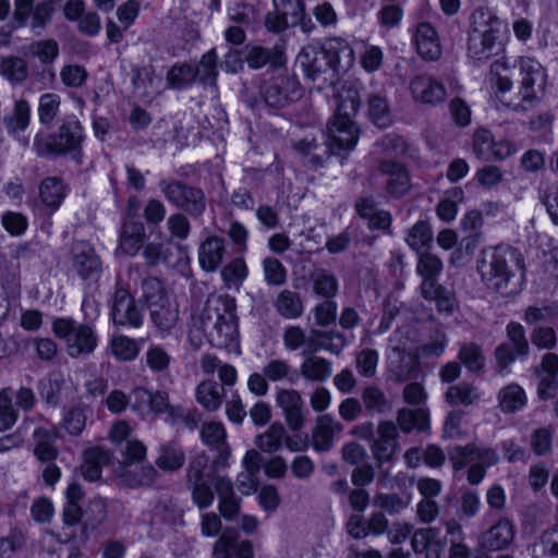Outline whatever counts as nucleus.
<instances>
[{"label":"nucleus","instance_id":"obj_40","mask_svg":"<svg viewBox=\"0 0 558 558\" xmlns=\"http://www.w3.org/2000/svg\"><path fill=\"white\" fill-rule=\"evenodd\" d=\"M442 269L444 264L437 255L428 251L418 254L416 271L423 278L422 287L427 283L437 284L436 278Z\"/></svg>","mask_w":558,"mask_h":558},{"label":"nucleus","instance_id":"obj_18","mask_svg":"<svg viewBox=\"0 0 558 558\" xmlns=\"http://www.w3.org/2000/svg\"><path fill=\"white\" fill-rule=\"evenodd\" d=\"M414 100L427 105H438L446 99L445 86L430 75H417L410 83Z\"/></svg>","mask_w":558,"mask_h":558},{"label":"nucleus","instance_id":"obj_8","mask_svg":"<svg viewBox=\"0 0 558 558\" xmlns=\"http://www.w3.org/2000/svg\"><path fill=\"white\" fill-rule=\"evenodd\" d=\"M160 191L174 207L185 211L193 218L201 217L206 210L207 199L202 189L189 185L179 180L161 181Z\"/></svg>","mask_w":558,"mask_h":558},{"label":"nucleus","instance_id":"obj_6","mask_svg":"<svg viewBox=\"0 0 558 558\" xmlns=\"http://www.w3.org/2000/svg\"><path fill=\"white\" fill-rule=\"evenodd\" d=\"M52 332L64 342L71 357L93 353L98 343V336L90 324L78 323L70 317H58L52 322Z\"/></svg>","mask_w":558,"mask_h":558},{"label":"nucleus","instance_id":"obj_16","mask_svg":"<svg viewBox=\"0 0 558 558\" xmlns=\"http://www.w3.org/2000/svg\"><path fill=\"white\" fill-rule=\"evenodd\" d=\"M378 437L371 446L374 459L378 464L392 461L398 450V429L392 421H381L377 427Z\"/></svg>","mask_w":558,"mask_h":558},{"label":"nucleus","instance_id":"obj_39","mask_svg":"<svg viewBox=\"0 0 558 558\" xmlns=\"http://www.w3.org/2000/svg\"><path fill=\"white\" fill-rule=\"evenodd\" d=\"M31 121V106L26 99L15 101L11 113L3 117V124L9 134L25 131Z\"/></svg>","mask_w":558,"mask_h":558},{"label":"nucleus","instance_id":"obj_17","mask_svg":"<svg viewBox=\"0 0 558 558\" xmlns=\"http://www.w3.org/2000/svg\"><path fill=\"white\" fill-rule=\"evenodd\" d=\"M296 64L304 76L313 82L330 69L324 46L318 45L305 46L296 57Z\"/></svg>","mask_w":558,"mask_h":558},{"label":"nucleus","instance_id":"obj_19","mask_svg":"<svg viewBox=\"0 0 558 558\" xmlns=\"http://www.w3.org/2000/svg\"><path fill=\"white\" fill-rule=\"evenodd\" d=\"M254 558L250 541H240L236 532L226 531L215 542L211 558Z\"/></svg>","mask_w":558,"mask_h":558},{"label":"nucleus","instance_id":"obj_62","mask_svg":"<svg viewBox=\"0 0 558 558\" xmlns=\"http://www.w3.org/2000/svg\"><path fill=\"white\" fill-rule=\"evenodd\" d=\"M378 353L374 349H363L355 357V366L362 377H373L376 374Z\"/></svg>","mask_w":558,"mask_h":558},{"label":"nucleus","instance_id":"obj_59","mask_svg":"<svg viewBox=\"0 0 558 558\" xmlns=\"http://www.w3.org/2000/svg\"><path fill=\"white\" fill-rule=\"evenodd\" d=\"M209 458L205 453H197L191 460L186 469V483L209 481L207 472Z\"/></svg>","mask_w":558,"mask_h":558},{"label":"nucleus","instance_id":"obj_46","mask_svg":"<svg viewBox=\"0 0 558 558\" xmlns=\"http://www.w3.org/2000/svg\"><path fill=\"white\" fill-rule=\"evenodd\" d=\"M0 74L13 84H21L28 76V66L20 57H4L0 59Z\"/></svg>","mask_w":558,"mask_h":558},{"label":"nucleus","instance_id":"obj_53","mask_svg":"<svg viewBox=\"0 0 558 558\" xmlns=\"http://www.w3.org/2000/svg\"><path fill=\"white\" fill-rule=\"evenodd\" d=\"M216 61L217 54L214 49L205 53L199 63L196 66H193L195 82L203 85L215 86L217 76Z\"/></svg>","mask_w":558,"mask_h":558},{"label":"nucleus","instance_id":"obj_43","mask_svg":"<svg viewBox=\"0 0 558 558\" xmlns=\"http://www.w3.org/2000/svg\"><path fill=\"white\" fill-rule=\"evenodd\" d=\"M286 437V427L282 423H272L263 434L255 438V445L267 453L278 451L283 444Z\"/></svg>","mask_w":558,"mask_h":558},{"label":"nucleus","instance_id":"obj_26","mask_svg":"<svg viewBox=\"0 0 558 558\" xmlns=\"http://www.w3.org/2000/svg\"><path fill=\"white\" fill-rule=\"evenodd\" d=\"M417 53L425 60H437L441 54V47L435 28L429 23L417 25L414 36Z\"/></svg>","mask_w":558,"mask_h":558},{"label":"nucleus","instance_id":"obj_31","mask_svg":"<svg viewBox=\"0 0 558 558\" xmlns=\"http://www.w3.org/2000/svg\"><path fill=\"white\" fill-rule=\"evenodd\" d=\"M514 530L510 521L501 519L484 533L482 545L489 550H500L512 542Z\"/></svg>","mask_w":558,"mask_h":558},{"label":"nucleus","instance_id":"obj_25","mask_svg":"<svg viewBox=\"0 0 558 558\" xmlns=\"http://www.w3.org/2000/svg\"><path fill=\"white\" fill-rule=\"evenodd\" d=\"M111 452L100 446L88 448L84 451L81 472L85 480L95 482L100 480L102 468L111 462Z\"/></svg>","mask_w":558,"mask_h":558},{"label":"nucleus","instance_id":"obj_36","mask_svg":"<svg viewBox=\"0 0 558 558\" xmlns=\"http://www.w3.org/2000/svg\"><path fill=\"white\" fill-rule=\"evenodd\" d=\"M185 462V452L177 440H170L159 448L156 464L163 471H178Z\"/></svg>","mask_w":558,"mask_h":558},{"label":"nucleus","instance_id":"obj_32","mask_svg":"<svg viewBox=\"0 0 558 558\" xmlns=\"http://www.w3.org/2000/svg\"><path fill=\"white\" fill-rule=\"evenodd\" d=\"M133 86L145 97H154L162 90V77L155 73L153 66H142L133 70Z\"/></svg>","mask_w":558,"mask_h":558},{"label":"nucleus","instance_id":"obj_1","mask_svg":"<svg viewBox=\"0 0 558 558\" xmlns=\"http://www.w3.org/2000/svg\"><path fill=\"white\" fill-rule=\"evenodd\" d=\"M236 305L229 295L209 296L193 326L204 335L211 347L226 349L238 340Z\"/></svg>","mask_w":558,"mask_h":558},{"label":"nucleus","instance_id":"obj_63","mask_svg":"<svg viewBox=\"0 0 558 558\" xmlns=\"http://www.w3.org/2000/svg\"><path fill=\"white\" fill-rule=\"evenodd\" d=\"M143 257L148 267H155L161 263H168L170 258V250L163 243L149 242L143 244Z\"/></svg>","mask_w":558,"mask_h":558},{"label":"nucleus","instance_id":"obj_44","mask_svg":"<svg viewBox=\"0 0 558 558\" xmlns=\"http://www.w3.org/2000/svg\"><path fill=\"white\" fill-rule=\"evenodd\" d=\"M500 410L505 413H512L521 410L526 403V396L522 387L510 384L498 393Z\"/></svg>","mask_w":558,"mask_h":558},{"label":"nucleus","instance_id":"obj_22","mask_svg":"<svg viewBox=\"0 0 558 558\" xmlns=\"http://www.w3.org/2000/svg\"><path fill=\"white\" fill-rule=\"evenodd\" d=\"M323 46L328 56L330 70L333 72H345L354 64V51L345 39L340 37L329 38Z\"/></svg>","mask_w":558,"mask_h":558},{"label":"nucleus","instance_id":"obj_42","mask_svg":"<svg viewBox=\"0 0 558 558\" xmlns=\"http://www.w3.org/2000/svg\"><path fill=\"white\" fill-rule=\"evenodd\" d=\"M144 339L135 340L123 335L113 336L110 340L112 355L121 362L134 361L141 350L140 343Z\"/></svg>","mask_w":558,"mask_h":558},{"label":"nucleus","instance_id":"obj_27","mask_svg":"<svg viewBox=\"0 0 558 558\" xmlns=\"http://www.w3.org/2000/svg\"><path fill=\"white\" fill-rule=\"evenodd\" d=\"M145 239V226L141 221L126 219L120 230L119 246L128 255L134 256L142 248Z\"/></svg>","mask_w":558,"mask_h":558},{"label":"nucleus","instance_id":"obj_13","mask_svg":"<svg viewBox=\"0 0 558 558\" xmlns=\"http://www.w3.org/2000/svg\"><path fill=\"white\" fill-rule=\"evenodd\" d=\"M72 267L83 280L97 281L102 272V265L94 247L85 241L75 242L71 248Z\"/></svg>","mask_w":558,"mask_h":558},{"label":"nucleus","instance_id":"obj_55","mask_svg":"<svg viewBox=\"0 0 558 558\" xmlns=\"http://www.w3.org/2000/svg\"><path fill=\"white\" fill-rule=\"evenodd\" d=\"M458 359L472 373H480L485 365L481 347L473 342L461 344Z\"/></svg>","mask_w":558,"mask_h":558},{"label":"nucleus","instance_id":"obj_47","mask_svg":"<svg viewBox=\"0 0 558 558\" xmlns=\"http://www.w3.org/2000/svg\"><path fill=\"white\" fill-rule=\"evenodd\" d=\"M201 436L205 445L214 447L220 452L221 458L229 454L226 444L227 433L221 423L210 422L204 424Z\"/></svg>","mask_w":558,"mask_h":558},{"label":"nucleus","instance_id":"obj_15","mask_svg":"<svg viewBox=\"0 0 558 558\" xmlns=\"http://www.w3.org/2000/svg\"><path fill=\"white\" fill-rule=\"evenodd\" d=\"M343 432V425L330 414L318 415L311 434V445L317 452H328L335 445V437Z\"/></svg>","mask_w":558,"mask_h":558},{"label":"nucleus","instance_id":"obj_24","mask_svg":"<svg viewBox=\"0 0 558 558\" xmlns=\"http://www.w3.org/2000/svg\"><path fill=\"white\" fill-rule=\"evenodd\" d=\"M367 113L372 122L386 128L391 123L389 102L383 87L372 85V89L366 94Z\"/></svg>","mask_w":558,"mask_h":558},{"label":"nucleus","instance_id":"obj_5","mask_svg":"<svg viewBox=\"0 0 558 558\" xmlns=\"http://www.w3.org/2000/svg\"><path fill=\"white\" fill-rule=\"evenodd\" d=\"M521 75L520 88L517 99H501V104L515 111L525 112L531 110L539 99L546 82V74L542 64L529 57L519 59Z\"/></svg>","mask_w":558,"mask_h":558},{"label":"nucleus","instance_id":"obj_51","mask_svg":"<svg viewBox=\"0 0 558 558\" xmlns=\"http://www.w3.org/2000/svg\"><path fill=\"white\" fill-rule=\"evenodd\" d=\"M167 84L173 89H187L195 83L193 65L187 63H175L167 73Z\"/></svg>","mask_w":558,"mask_h":558},{"label":"nucleus","instance_id":"obj_14","mask_svg":"<svg viewBox=\"0 0 558 558\" xmlns=\"http://www.w3.org/2000/svg\"><path fill=\"white\" fill-rule=\"evenodd\" d=\"M448 459L454 472H459L475 460H484L487 463H497L499 460L495 449L482 444L470 442L465 446H454L448 450Z\"/></svg>","mask_w":558,"mask_h":558},{"label":"nucleus","instance_id":"obj_9","mask_svg":"<svg viewBox=\"0 0 558 558\" xmlns=\"http://www.w3.org/2000/svg\"><path fill=\"white\" fill-rule=\"evenodd\" d=\"M260 94L268 107L282 109L300 99L302 89L294 77L278 75L263 83Z\"/></svg>","mask_w":558,"mask_h":558},{"label":"nucleus","instance_id":"obj_56","mask_svg":"<svg viewBox=\"0 0 558 558\" xmlns=\"http://www.w3.org/2000/svg\"><path fill=\"white\" fill-rule=\"evenodd\" d=\"M362 401L371 413L383 414L391 410V403L385 392L375 386H368L362 391Z\"/></svg>","mask_w":558,"mask_h":558},{"label":"nucleus","instance_id":"obj_2","mask_svg":"<svg viewBox=\"0 0 558 558\" xmlns=\"http://www.w3.org/2000/svg\"><path fill=\"white\" fill-rule=\"evenodd\" d=\"M505 38V26L497 16L483 10L476 11L468 37V56L474 61L484 62L504 51Z\"/></svg>","mask_w":558,"mask_h":558},{"label":"nucleus","instance_id":"obj_3","mask_svg":"<svg viewBox=\"0 0 558 558\" xmlns=\"http://www.w3.org/2000/svg\"><path fill=\"white\" fill-rule=\"evenodd\" d=\"M360 108L357 92L347 90L339 95V102L332 119L327 124L329 148L336 154L340 150H351L359 138V129L352 121V117Z\"/></svg>","mask_w":558,"mask_h":558},{"label":"nucleus","instance_id":"obj_12","mask_svg":"<svg viewBox=\"0 0 558 558\" xmlns=\"http://www.w3.org/2000/svg\"><path fill=\"white\" fill-rule=\"evenodd\" d=\"M378 173L384 179L385 191L389 196L400 198L410 191V174L403 163L384 158L378 163Z\"/></svg>","mask_w":558,"mask_h":558},{"label":"nucleus","instance_id":"obj_61","mask_svg":"<svg viewBox=\"0 0 558 558\" xmlns=\"http://www.w3.org/2000/svg\"><path fill=\"white\" fill-rule=\"evenodd\" d=\"M265 281L270 286H281L286 282L287 270L281 262L275 257H266L263 260Z\"/></svg>","mask_w":558,"mask_h":558},{"label":"nucleus","instance_id":"obj_30","mask_svg":"<svg viewBox=\"0 0 558 558\" xmlns=\"http://www.w3.org/2000/svg\"><path fill=\"white\" fill-rule=\"evenodd\" d=\"M34 454L41 462H51L58 457V449L53 445L57 434L53 428L45 425L37 426L33 432Z\"/></svg>","mask_w":558,"mask_h":558},{"label":"nucleus","instance_id":"obj_35","mask_svg":"<svg viewBox=\"0 0 558 558\" xmlns=\"http://www.w3.org/2000/svg\"><path fill=\"white\" fill-rule=\"evenodd\" d=\"M225 397V388L215 380H203L195 390L197 402L207 411L215 412L221 404Z\"/></svg>","mask_w":558,"mask_h":558},{"label":"nucleus","instance_id":"obj_60","mask_svg":"<svg viewBox=\"0 0 558 558\" xmlns=\"http://www.w3.org/2000/svg\"><path fill=\"white\" fill-rule=\"evenodd\" d=\"M507 337L509 344L514 349L518 357L527 356L530 347L525 338V331L521 324L511 322L507 326Z\"/></svg>","mask_w":558,"mask_h":558},{"label":"nucleus","instance_id":"obj_34","mask_svg":"<svg viewBox=\"0 0 558 558\" xmlns=\"http://www.w3.org/2000/svg\"><path fill=\"white\" fill-rule=\"evenodd\" d=\"M396 425L404 434H410L413 430L426 432L429 428L428 411L421 408L415 410L400 409L397 413Z\"/></svg>","mask_w":558,"mask_h":558},{"label":"nucleus","instance_id":"obj_49","mask_svg":"<svg viewBox=\"0 0 558 558\" xmlns=\"http://www.w3.org/2000/svg\"><path fill=\"white\" fill-rule=\"evenodd\" d=\"M477 389L466 383L450 386L445 393L446 401L451 405L469 407L478 400Z\"/></svg>","mask_w":558,"mask_h":558},{"label":"nucleus","instance_id":"obj_48","mask_svg":"<svg viewBox=\"0 0 558 558\" xmlns=\"http://www.w3.org/2000/svg\"><path fill=\"white\" fill-rule=\"evenodd\" d=\"M422 292L425 299L435 301L437 310L440 313L451 314L456 306V299L453 293L442 288L439 284L427 283L422 287Z\"/></svg>","mask_w":558,"mask_h":558},{"label":"nucleus","instance_id":"obj_7","mask_svg":"<svg viewBox=\"0 0 558 558\" xmlns=\"http://www.w3.org/2000/svg\"><path fill=\"white\" fill-rule=\"evenodd\" d=\"M83 128L74 117L66 118L60 125L58 133L43 141L38 135L34 140L33 148L38 156L71 155L78 160L82 155Z\"/></svg>","mask_w":558,"mask_h":558},{"label":"nucleus","instance_id":"obj_45","mask_svg":"<svg viewBox=\"0 0 558 558\" xmlns=\"http://www.w3.org/2000/svg\"><path fill=\"white\" fill-rule=\"evenodd\" d=\"M145 364L154 374H167L172 363V356L161 344L153 343L144 355Z\"/></svg>","mask_w":558,"mask_h":558},{"label":"nucleus","instance_id":"obj_64","mask_svg":"<svg viewBox=\"0 0 558 558\" xmlns=\"http://www.w3.org/2000/svg\"><path fill=\"white\" fill-rule=\"evenodd\" d=\"M535 558H557L558 542L556 541L555 531L546 532L542 535L541 541L533 547Z\"/></svg>","mask_w":558,"mask_h":558},{"label":"nucleus","instance_id":"obj_28","mask_svg":"<svg viewBox=\"0 0 558 558\" xmlns=\"http://www.w3.org/2000/svg\"><path fill=\"white\" fill-rule=\"evenodd\" d=\"M150 319L160 331H170L179 319V307L174 300L167 298L148 306Z\"/></svg>","mask_w":558,"mask_h":558},{"label":"nucleus","instance_id":"obj_23","mask_svg":"<svg viewBox=\"0 0 558 558\" xmlns=\"http://www.w3.org/2000/svg\"><path fill=\"white\" fill-rule=\"evenodd\" d=\"M117 476L130 487L149 486L155 482L156 470L143 463H119L114 470Z\"/></svg>","mask_w":558,"mask_h":558},{"label":"nucleus","instance_id":"obj_54","mask_svg":"<svg viewBox=\"0 0 558 558\" xmlns=\"http://www.w3.org/2000/svg\"><path fill=\"white\" fill-rule=\"evenodd\" d=\"M19 418V412L13 405V390L10 387L0 390V432L13 427Z\"/></svg>","mask_w":558,"mask_h":558},{"label":"nucleus","instance_id":"obj_37","mask_svg":"<svg viewBox=\"0 0 558 558\" xmlns=\"http://www.w3.org/2000/svg\"><path fill=\"white\" fill-rule=\"evenodd\" d=\"M274 307L286 319H296L304 311L300 294L288 289L278 293L274 301Z\"/></svg>","mask_w":558,"mask_h":558},{"label":"nucleus","instance_id":"obj_4","mask_svg":"<svg viewBox=\"0 0 558 558\" xmlns=\"http://www.w3.org/2000/svg\"><path fill=\"white\" fill-rule=\"evenodd\" d=\"M519 262L518 253L509 246H496L483 253L477 269L487 288L501 294L508 293L514 272L512 264Z\"/></svg>","mask_w":558,"mask_h":558},{"label":"nucleus","instance_id":"obj_20","mask_svg":"<svg viewBox=\"0 0 558 558\" xmlns=\"http://www.w3.org/2000/svg\"><path fill=\"white\" fill-rule=\"evenodd\" d=\"M198 263L206 272L218 270L228 255L225 239L217 235L207 236L198 246Z\"/></svg>","mask_w":558,"mask_h":558},{"label":"nucleus","instance_id":"obj_52","mask_svg":"<svg viewBox=\"0 0 558 558\" xmlns=\"http://www.w3.org/2000/svg\"><path fill=\"white\" fill-rule=\"evenodd\" d=\"M313 290L317 295L331 299L338 291V280L332 272L327 269H316L312 276Z\"/></svg>","mask_w":558,"mask_h":558},{"label":"nucleus","instance_id":"obj_41","mask_svg":"<svg viewBox=\"0 0 558 558\" xmlns=\"http://www.w3.org/2000/svg\"><path fill=\"white\" fill-rule=\"evenodd\" d=\"M301 375L312 381H325L331 375V363L320 356H307L300 366Z\"/></svg>","mask_w":558,"mask_h":558},{"label":"nucleus","instance_id":"obj_58","mask_svg":"<svg viewBox=\"0 0 558 558\" xmlns=\"http://www.w3.org/2000/svg\"><path fill=\"white\" fill-rule=\"evenodd\" d=\"M61 98L53 93L43 94L38 104V118L41 124L50 125L59 112Z\"/></svg>","mask_w":558,"mask_h":558},{"label":"nucleus","instance_id":"obj_11","mask_svg":"<svg viewBox=\"0 0 558 558\" xmlns=\"http://www.w3.org/2000/svg\"><path fill=\"white\" fill-rule=\"evenodd\" d=\"M110 315L114 326L140 328L143 325V314L134 298L121 286H117Z\"/></svg>","mask_w":558,"mask_h":558},{"label":"nucleus","instance_id":"obj_50","mask_svg":"<svg viewBox=\"0 0 558 558\" xmlns=\"http://www.w3.org/2000/svg\"><path fill=\"white\" fill-rule=\"evenodd\" d=\"M405 241L408 245L417 254L422 250H428L433 243V233L430 227L425 221H417L408 232Z\"/></svg>","mask_w":558,"mask_h":558},{"label":"nucleus","instance_id":"obj_10","mask_svg":"<svg viewBox=\"0 0 558 558\" xmlns=\"http://www.w3.org/2000/svg\"><path fill=\"white\" fill-rule=\"evenodd\" d=\"M275 401L288 427L294 433L302 430L307 421L308 410L301 393L295 389L280 388L276 392Z\"/></svg>","mask_w":558,"mask_h":558},{"label":"nucleus","instance_id":"obj_57","mask_svg":"<svg viewBox=\"0 0 558 558\" xmlns=\"http://www.w3.org/2000/svg\"><path fill=\"white\" fill-rule=\"evenodd\" d=\"M464 193L462 189L456 187L449 192V195L442 198L436 208L437 216L445 222L452 221L458 213V203L463 201Z\"/></svg>","mask_w":558,"mask_h":558},{"label":"nucleus","instance_id":"obj_29","mask_svg":"<svg viewBox=\"0 0 558 558\" xmlns=\"http://www.w3.org/2000/svg\"><path fill=\"white\" fill-rule=\"evenodd\" d=\"M245 60L250 68L258 70L270 64L279 66L283 63V46L275 45L271 48L262 46L246 47Z\"/></svg>","mask_w":558,"mask_h":558},{"label":"nucleus","instance_id":"obj_33","mask_svg":"<svg viewBox=\"0 0 558 558\" xmlns=\"http://www.w3.org/2000/svg\"><path fill=\"white\" fill-rule=\"evenodd\" d=\"M416 368V361L411 352L388 353L387 371L395 383L408 380Z\"/></svg>","mask_w":558,"mask_h":558},{"label":"nucleus","instance_id":"obj_21","mask_svg":"<svg viewBox=\"0 0 558 558\" xmlns=\"http://www.w3.org/2000/svg\"><path fill=\"white\" fill-rule=\"evenodd\" d=\"M535 373L538 378V397L543 400L555 398L558 393V355L546 353Z\"/></svg>","mask_w":558,"mask_h":558},{"label":"nucleus","instance_id":"obj_38","mask_svg":"<svg viewBox=\"0 0 558 558\" xmlns=\"http://www.w3.org/2000/svg\"><path fill=\"white\" fill-rule=\"evenodd\" d=\"M65 195V185L60 178L48 177L39 186V196L41 202L52 211L60 207Z\"/></svg>","mask_w":558,"mask_h":558}]
</instances>
